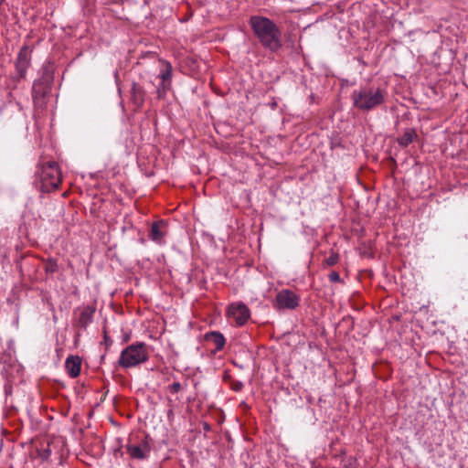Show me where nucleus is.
I'll return each instance as SVG.
<instances>
[{
  "label": "nucleus",
  "instance_id": "obj_10",
  "mask_svg": "<svg viewBox=\"0 0 468 468\" xmlns=\"http://www.w3.org/2000/svg\"><path fill=\"white\" fill-rule=\"evenodd\" d=\"M165 229L166 223L165 220L154 222L149 231V238L154 242L161 243L166 233Z\"/></svg>",
  "mask_w": 468,
  "mask_h": 468
},
{
  "label": "nucleus",
  "instance_id": "obj_21",
  "mask_svg": "<svg viewBox=\"0 0 468 468\" xmlns=\"http://www.w3.org/2000/svg\"><path fill=\"white\" fill-rule=\"evenodd\" d=\"M46 271L50 273H54L58 271V264L56 261L49 260L46 264Z\"/></svg>",
  "mask_w": 468,
  "mask_h": 468
},
{
  "label": "nucleus",
  "instance_id": "obj_17",
  "mask_svg": "<svg viewBox=\"0 0 468 468\" xmlns=\"http://www.w3.org/2000/svg\"><path fill=\"white\" fill-rule=\"evenodd\" d=\"M415 137H417L415 130L409 128L405 130L404 133L399 138H398V143L400 146L407 147L410 143H412Z\"/></svg>",
  "mask_w": 468,
  "mask_h": 468
},
{
  "label": "nucleus",
  "instance_id": "obj_16",
  "mask_svg": "<svg viewBox=\"0 0 468 468\" xmlns=\"http://www.w3.org/2000/svg\"><path fill=\"white\" fill-rule=\"evenodd\" d=\"M162 69H160V73L158 78L161 81H168L172 83L173 78V68L170 62L162 60Z\"/></svg>",
  "mask_w": 468,
  "mask_h": 468
},
{
  "label": "nucleus",
  "instance_id": "obj_20",
  "mask_svg": "<svg viewBox=\"0 0 468 468\" xmlns=\"http://www.w3.org/2000/svg\"><path fill=\"white\" fill-rule=\"evenodd\" d=\"M338 261H339L338 253L333 251V252H331L330 256L324 260V263L327 266H334L338 262Z\"/></svg>",
  "mask_w": 468,
  "mask_h": 468
},
{
  "label": "nucleus",
  "instance_id": "obj_26",
  "mask_svg": "<svg viewBox=\"0 0 468 468\" xmlns=\"http://www.w3.org/2000/svg\"><path fill=\"white\" fill-rule=\"evenodd\" d=\"M105 358V355H102L101 356V360H103Z\"/></svg>",
  "mask_w": 468,
  "mask_h": 468
},
{
  "label": "nucleus",
  "instance_id": "obj_5",
  "mask_svg": "<svg viewBox=\"0 0 468 468\" xmlns=\"http://www.w3.org/2000/svg\"><path fill=\"white\" fill-rule=\"evenodd\" d=\"M148 358L146 344L137 342L128 346L121 352L118 364L122 368H131L146 362Z\"/></svg>",
  "mask_w": 468,
  "mask_h": 468
},
{
  "label": "nucleus",
  "instance_id": "obj_1",
  "mask_svg": "<svg viewBox=\"0 0 468 468\" xmlns=\"http://www.w3.org/2000/svg\"><path fill=\"white\" fill-rule=\"evenodd\" d=\"M249 24L253 36L265 50L278 53L282 48V31L273 20L255 15L250 17Z\"/></svg>",
  "mask_w": 468,
  "mask_h": 468
},
{
  "label": "nucleus",
  "instance_id": "obj_22",
  "mask_svg": "<svg viewBox=\"0 0 468 468\" xmlns=\"http://www.w3.org/2000/svg\"><path fill=\"white\" fill-rule=\"evenodd\" d=\"M328 279L331 282H341L342 280L340 278V275L337 271H331L328 275Z\"/></svg>",
  "mask_w": 468,
  "mask_h": 468
},
{
  "label": "nucleus",
  "instance_id": "obj_13",
  "mask_svg": "<svg viewBox=\"0 0 468 468\" xmlns=\"http://www.w3.org/2000/svg\"><path fill=\"white\" fill-rule=\"evenodd\" d=\"M145 91L142 86L133 82L131 89V101L136 110L142 108L144 103Z\"/></svg>",
  "mask_w": 468,
  "mask_h": 468
},
{
  "label": "nucleus",
  "instance_id": "obj_6",
  "mask_svg": "<svg viewBox=\"0 0 468 468\" xmlns=\"http://www.w3.org/2000/svg\"><path fill=\"white\" fill-rule=\"evenodd\" d=\"M300 304V296L289 289H282L275 297L273 307L277 310H294Z\"/></svg>",
  "mask_w": 468,
  "mask_h": 468
},
{
  "label": "nucleus",
  "instance_id": "obj_14",
  "mask_svg": "<svg viewBox=\"0 0 468 468\" xmlns=\"http://www.w3.org/2000/svg\"><path fill=\"white\" fill-rule=\"evenodd\" d=\"M205 340L207 343L211 344L215 346L214 352H218L223 349L226 340L224 335L218 331H211L205 335Z\"/></svg>",
  "mask_w": 468,
  "mask_h": 468
},
{
  "label": "nucleus",
  "instance_id": "obj_15",
  "mask_svg": "<svg viewBox=\"0 0 468 468\" xmlns=\"http://www.w3.org/2000/svg\"><path fill=\"white\" fill-rule=\"evenodd\" d=\"M23 112V106L20 102L8 101L3 108L0 110V113L5 118H12L11 113H21Z\"/></svg>",
  "mask_w": 468,
  "mask_h": 468
},
{
  "label": "nucleus",
  "instance_id": "obj_2",
  "mask_svg": "<svg viewBox=\"0 0 468 468\" xmlns=\"http://www.w3.org/2000/svg\"><path fill=\"white\" fill-rule=\"evenodd\" d=\"M62 182L61 171L55 161L40 159L36 165L34 186L41 191L49 193L58 189Z\"/></svg>",
  "mask_w": 468,
  "mask_h": 468
},
{
  "label": "nucleus",
  "instance_id": "obj_4",
  "mask_svg": "<svg viewBox=\"0 0 468 468\" xmlns=\"http://www.w3.org/2000/svg\"><path fill=\"white\" fill-rule=\"evenodd\" d=\"M54 76L48 66L42 68L41 77L35 80L32 86L33 103L37 109H44L47 105V96L51 90Z\"/></svg>",
  "mask_w": 468,
  "mask_h": 468
},
{
  "label": "nucleus",
  "instance_id": "obj_23",
  "mask_svg": "<svg viewBox=\"0 0 468 468\" xmlns=\"http://www.w3.org/2000/svg\"><path fill=\"white\" fill-rule=\"evenodd\" d=\"M182 386L179 382H174L173 384L169 385L168 389L172 393H177L181 390Z\"/></svg>",
  "mask_w": 468,
  "mask_h": 468
},
{
  "label": "nucleus",
  "instance_id": "obj_3",
  "mask_svg": "<svg viewBox=\"0 0 468 468\" xmlns=\"http://www.w3.org/2000/svg\"><path fill=\"white\" fill-rule=\"evenodd\" d=\"M387 92L379 87L365 86L353 90L351 99L355 108L369 112L382 105Z\"/></svg>",
  "mask_w": 468,
  "mask_h": 468
},
{
  "label": "nucleus",
  "instance_id": "obj_9",
  "mask_svg": "<svg viewBox=\"0 0 468 468\" xmlns=\"http://www.w3.org/2000/svg\"><path fill=\"white\" fill-rule=\"evenodd\" d=\"M30 54L27 49V48H23L17 56L16 61V76L15 80L16 81H20L21 80L25 79L27 70L30 66Z\"/></svg>",
  "mask_w": 468,
  "mask_h": 468
},
{
  "label": "nucleus",
  "instance_id": "obj_25",
  "mask_svg": "<svg viewBox=\"0 0 468 468\" xmlns=\"http://www.w3.org/2000/svg\"><path fill=\"white\" fill-rule=\"evenodd\" d=\"M112 339L107 335V332L104 331L103 335V343L105 344L106 347H109L112 345Z\"/></svg>",
  "mask_w": 468,
  "mask_h": 468
},
{
  "label": "nucleus",
  "instance_id": "obj_12",
  "mask_svg": "<svg viewBox=\"0 0 468 468\" xmlns=\"http://www.w3.org/2000/svg\"><path fill=\"white\" fill-rule=\"evenodd\" d=\"M95 310V307L91 305L83 307L78 318L77 326L81 329H86L93 321Z\"/></svg>",
  "mask_w": 468,
  "mask_h": 468
},
{
  "label": "nucleus",
  "instance_id": "obj_11",
  "mask_svg": "<svg viewBox=\"0 0 468 468\" xmlns=\"http://www.w3.org/2000/svg\"><path fill=\"white\" fill-rule=\"evenodd\" d=\"M65 368L70 378H77L81 368L80 357L79 356H69L65 361Z\"/></svg>",
  "mask_w": 468,
  "mask_h": 468
},
{
  "label": "nucleus",
  "instance_id": "obj_19",
  "mask_svg": "<svg viewBox=\"0 0 468 468\" xmlns=\"http://www.w3.org/2000/svg\"><path fill=\"white\" fill-rule=\"evenodd\" d=\"M343 466L345 468H356L357 467V460L353 456L346 457L343 461Z\"/></svg>",
  "mask_w": 468,
  "mask_h": 468
},
{
  "label": "nucleus",
  "instance_id": "obj_18",
  "mask_svg": "<svg viewBox=\"0 0 468 468\" xmlns=\"http://www.w3.org/2000/svg\"><path fill=\"white\" fill-rule=\"evenodd\" d=\"M172 83L168 81H161L156 89L157 97L164 99L166 93L171 90Z\"/></svg>",
  "mask_w": 468,
  "mask_h": 468
},
{
  "label": "nucleus",
  "instance_id": "obj_8",
  "mask_svg": "<svg viewBox=\"0 0 468 468\" xmlns=\"http://www.w3.org/2000/svg\"><path fill=\"white\" fill-rule=\"evenodd\" d=\"M228 315L232 318L237 325H244L250 316V312L248 306L239 302L231 303L228 309Z\"/></svg>",
  "mask_w": 468,
  "mask_h": 468
},
{
  "label": "nucleus",
  "instance_id": "obj_7",
  "mask_svg": "<svg viewBox=\"0 0 468 468\" xmlns=\"http://www.w3.org/2000/svg\"><path fill=\"white\" fill-rule=\"evenodd\" d=\"M148 439L149 437L146 435L138 441H134L133 439L129 440L125 448L131 458L136 460H144L149 456L151 447Z\"/></svg>",
  "mask_w": 468,
  "mask_h": 468
},
{
  "label": "nucleus",
  "instance_id": "obj_24",
  "mask_svg": "<svg viewBox=\"0 0 468 468\" xmlns=\"http://www.w3.org/2000/svg\"><path fill=\"white\" fill-rule=\"evenodd\" d=\"M243 388V383L241 381H233L232 384H231V388L236 391V392H239Z\"/></svg>",
  "mask_w": 468,
  "mask_h": 468
}]
</instances>
